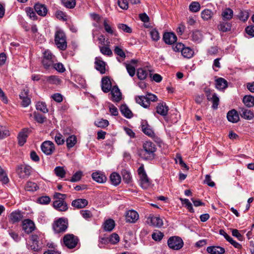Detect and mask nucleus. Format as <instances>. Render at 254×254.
<instances>
[{"label": "nucleus", "instance_id": "32", "mask_svg": "<svg viewBox=\"0 0 254 254\" xmlns=\"http://www.w3.org/2000/svg\"><path fill=\"white\" fill-rule=\"evenodd\" d=\"M45 80L49 84L59 85L61 83V79L56 75H51L45 77Z\"/></svg>", "mask_w": 254, "mask_h": 254}, {"label": "nucleus", "instance_id": "37", "mask_svg": "<svg viewBox=\"0 0 254 254\" xmlns=\"http://www.w3.org/2000/svg\"><path fill=\"white\" fill-rule=\"evenodd\" d=\"M115 221L111 219L107 220L104 223L103 228L106 231H111L115 227Z\"/></svg>", "mask_w": 254, "mask_h": 254}, {"label": "nucleus", "instance_id": "24", "mask_svg": "<svg viewBox=\"0 0 254 254\" xmlns=\"http://www.w3.org/2000/svg\"><path fill=\"white\" fill-rule=\"evenodd\" d=\"M111 82L110 79L107 77H104L102 79V89L105 93L109 92L112 89Z\"/></svg>", "mask_w": 254, "mask_h": 254}, {"label": "nucleus", "instance_id": "11", "mask_svg": "<svg viewBox=\"0 0 254 254\" xmlns=\"http://www.w3.org/2000/svg\"><path fill=\"white\" fill-rule=\"evenodd\" d=\"M207 99L212 102V108L213 109H217L219 103V98L215 93H211L210 89L205 91Z\"/></svg>", "mask_w": 254, "mask_h": 254}, {"label": "nucleus", "instance_id": "42", "mask_svg": "<svg viewBox=\"0 0 254 254\" xmlns=\"http://www.w3.org/2000/svg\"><path fill=\"white\" fill-rule=\"evenodd\" d=\"M142 131L150 137H153L154 135L153 130L147 124H142L141 125Z\"/></svg>", "mask_w": 254, "mask_h": 254}, {"label": "nucleus", "instance_id": "3", "mask_svg": "<svg viewBox=\"0 0 254 254\" xmlns=\"http://www.w3.org/2000/svg\"><path fill=\"white\" fill-rule=\"evenodd\" d=\"M56 61L55 56L49 50H46L43 53L42 63L45 69H48L52 67Z\"/></svg>", "mask_w": 254, "mask_h": 254}, {"label": "nucleus", "instance_id": "47", "mask_svg": "<svg viewBox=\"0 0 254 254\" xmlns=\"http://www.w3.org/2000/svg\"><path fill=\"white\" fill-rule=\"evenodd\" d=\"M54 172L57 176L63 178L65 177L66 171L62 167H56L54 169Z\"/></svg>", "mask_w": 254, "mask_h": 254}, {"label": "nucleus", "instance_id": "28", "mask_svg": "<svg viewBox=\"0 0 254 254\" xmlns=\"http://www.w3.org/2000/svg\"><path fill=\"white\" fill-rule=\"evenodd\" d=\"M35 11L40 16H44L47 13V8L45 5L36 3L34 6Z\"/></svg>", "mask_w": 254, "mask_h": 254}, {"label": "nucleus", "instance_id": "29", "mask_svg": "<svg viewBox=\"0 0 254 254\" xmlns=\"http://www.w3.org/2000/svg\"><path fill=\"white\" fill-rule=\"evenodd\" d=\"M203 39V35L201 31L199 30H194L192 32L191 34V39L196 43H200Z\"/></svg>", "mask_w": 254, "mask_h": 254}, {"label": "nucleus", "instance_id": "64", "mask_svg": "<svg viewBox=\"0 0 254 254\" xmlns=\"http://www.w3.org/2000/svg\"><path fill=\"white\" fill-rule=\"evenodd\" d=\"M126 67L129 75L131 77L133 76L135 72L134 66L131 64H126Z\"/></svg>", "mask_w": 254, "mask_h": 254}, {"label": "nucleus", "instance_id": "53", "mask_svg": "<svg viewBox=\"0 0 254 254\" xmlns=\"http://www.w3.org/2000/svg\"><path fill=\"white\" fill-rule=\"evenodd\" d=\"M108 241L112 244H116L120 241V237L116 233H113L108 238Z\"/></svg>", "mask_w": 254, "mask_h": 254}, {"label": "nucleus", "instance_id": "59", "mask_svg": "<svg viewBox=\"0 0 254 254\" xmlns=\"http://www.w3.org/2000/svg\"><path fill=\"white\" fill-rule=\"evenodd\" d=\"M118 28L126 33H130L132 32L131 28L125 24H119L118 25Z\"/></svg>", "mask_w": 254, "mask_h": 254}, {"label": "nucleus", "instance_id": "25", "mask_svg": "<svg viewBox=\"0 0 254 254\" xmlns=\"http://www.w3.org/2000/svg\"><path fill=\"white\" fill-rule=\"evenodd\" d=\"M234 12L230 8H225L221 12V17L224 21L230 20L233 17Z\"/></svg>", "mask_w": 254, "mask_h": 254}, {"label": "nucleus", "instance_id": "1", "mask_svg": "<svg viewBox=\"0 0 254 254\" xmlns=\"http://www.w3.org/2000/svg\"><path fill=\"white\" fill-rule=\"evenodd\" d=\"M142 147L141 154L143 155L144 159L146 160L153 159L157 150L155 143L150 141H147L143 144Z\"/></svg>", "mask_w": 254, "mask_h": 254}, {"label": "nucleus", "instance_id": "61", "mask_svg": "<svg viewBox=\"0 0 254 254\" xmlns=\"http://www.w3.org/2000/svg\"><path fill=\"white\" fill-rule=\"evenodd\" d=\"M95 124L98 127L103 128L109 125V122L107 120L102 119L100 121L95 122Z\"/></svg>", "mask_w": 254, "mask_h": 254}, {"label": "nucleus", "instance_id": "50", "mask_svg": "<svg viewBox=\"0 0 254 254\" xmlns=\"http://www.w3.org/2000/svg\"><path fill=\"white\" fill-rule=\"evenodd\" d=\"M36 108L37 110H39L44 113L48 112V110L46 105L44 102H38L36 105Z\"/></svg>", "mask_w": 254, "mask_h": 254}, {"label": "nucleus", "instance_id": "9", "mask_svg": "<svg viewBox=\"0 0 254 254\" xmlns=\"http://www.w3.org/2000/svg\"><path fill=\"white\" fill-rule=\"evenodd\" d=\"M78 242V239L73 234H67L63 238L64 245L68 249L75 247Z\"/></svg>", "mask_w": 254, "mask_h": 254}, {"label": "nucleus", "instance_id": "20", "mask_svg": "<svg viewBox=\"0 0 254 254\" xmlns=\"http://www.w3.org/2000/svg\"><path fill=\"white\" fill-rule=\"evenodd\" d=\"M217 29L221 32H227L231 30L232 25L227 21H220L217 25Z\"/></svg>", "mask_w": 254, "mask_h": 254}, {"label": "nucleus", "instance_id": "41", "mask_svg": "<svg viewBox=\"0 0 254 254\" xmlns=\"http://www.w3.org/2000/svg\"><path fill=\"white\" fill-rule=\"evenodd\" d=\"M243 102L247 107H253L254 105V97L251 95L245 96L243 98Z\"/></svg>", "mask_w": 254, "mask_h": 254}, {"label": "nucleus", "instance_id": "2", "mask_svg": "<svg viewBox=\"0 0 254 254\" xmlns=\"http://www.w3.org/2000/svg\"><path fill=\"white\" fill-rule=\"evenodd\" d=\"M137 172L139 177V184L140 187L143 189H147L151 186V183L147 176L143 164L139 167Z\"/></svg>", "mask_w": 254, "mask_h": 254}, {"label": "nucleus", "instance_id": "23", "mask_svg": "<svg viewBox=\"0 0 254 254\" xmlns=\"http://www.w3.org/2000/svg\"><path fill=\"white\" fill-rule=\"evenodd\" d=\"M110 91L112 101L116 102H119L122 98V94L119 88L116 86H113Z\"/></svg>", "mask_w": 254, "mask_h": 254}, {"label": "nucleus", "instance_id": "52", "mask_svg": "<svg viewBox=\"0 0 254 254\" xmlns=\"http://www.w3.org/2000/svg\"><path fill=\"white\" fill-rule=\"evenodd\" d=\"M9 135V130L5 127L0 126V139H2Z\"/></svg>", "mask_w": 254, "mask_h": 254}, {"label": "nucleus", "instance_id": "45", "mask_svg": "<svg viewBox=\"0 0 254 254\" xmlns=\"http://www.w3.org/2000/svg\"><path fill=\"white\" fill-rule=\"evenodd\" d=\"M200 4L197 1H192L189 5V10L192 12H197L200 9Z\"/></svg>", "mask_w": 254, "mask_h": 254}, {"label": "nucleus", "instance_id": "54", "mask_svg": "<svg viewBox=\"0 0 254 254\" xmlns=\"http://www.w3.org/2000/svg\"><path fill=\"white\" fill-rule=\"evenodd\" d=\"M54 139L56 143L59 145H63L65 141L63 135L59 132L56 134Z\"/></svg>", "mask_w": 254, "mask_h": 254}, {"label": "nucleus", "instance_id": "43", "mask_svg": "<svg viewBox=\"0 0 254 254\" xmlns=\"http://www.w3.org/2000/svg\"><path fill=\"white\" fill-rule=\"evenodd\" d=\"M148 74V71L145 69L140 68L137 69V76L140 80L145 79L147 77Z\"/></svg>", "mask_w": 254, "mask_h": 254}, {"label": "nucleus", "instance_id": "10", "mask_svg": "<svg viewBox=\"0 0 254 254\" xmlns=\"http://www.w3.org/2000/svg\"><path fill=\"white\" fill-rule=\"evenodd\" d=\"M39 237L37 235H32L30 237L28 249L34 252H38L42 249V246L39 243Z\"/></svg>", "mask_w": 254, "mask_h": 254}, {"label": "nucleus", "instance_id": "21", "mask_svg": "<svg viewBox=\"0 0 254 254\" xmlns=\"http://www.w3.org/2000/svg\"><path fill=\"white\" fill-rule=\"evenodd\" d=\"M105 62L102 61L101 58L97 57L95 58V68L100 72V73L104 74L105 73Z\"/></svg>", "mask_w": 254, "mask_h": 254}, {"label": "nucleus", "instance_id": "55", "mask_svg": "<svg viewBox=\"0 0 254 254\" xmlns=\"http://www.w3.org/2000/svg\"><path fill=\"white\" fill-rule=\"evenodd\" d=\"M182 203L185 205V206L188 209V210L190 212H193L194 210L192 207V204L189 201L188 199L187 198H180Z\"/></svg>", "mask_w": 254, "mask_h": 254}, {"label": "nucleus", "instance_id": "39", "mask_svg": "<svg viewBox=\"0 0 254 254\" xmlns=\"http://www.w3.org/2000/svg\"><path fill=\"white\" fill-rule=\"evenodd\" d=\"M20 98L21 99V104L24 107H27L31 103V100L27 96L25 92H22L19 95Z\"/></svg>", "mask_w": 254, "mask_h": 254}, {"label": "nucleus", "instance_id": "27", "mask_svg": "<svg viewBox=\"0 0 254 254\" xmlns=\"http://www.w3.org/2000/svg\"><path fill=\"white\" fill-rule=\"evenodd\" d=\"M92 178L93 180L98 183H104L106 181V176L101 172H94L92 174Z\"/></svg>", "mask_w": 254, "mask_h": 254}, {"label": "nucleus", "instance_id": "48", "mask_svg": "<svg viewBox=\"0 0 254 254\" xmlns=\"http://www.w3.org/2000/svg\"><path fill=\"white\" fill-rule=\"evenodd\" d=\"M182 55L187 58H190L193 54V51L189 47H184L182 52Z\"/></svg>", "mask_w": 254, "mask_h": 254}, {"label": "nucleus", "instance_id": "40", "mask_svg": "<svg viewBox=\"0 0 254 254\" xmlns=\"http://www.w3.org/2000/svg\"><path fill=\"white\" fill-rule=\"evenodd\" d=\"M121 174L123 177V181L127 184H129L131 182V175L130 173L126 170H123Z\"/></svg>", "mask_w": 254, "mask_h": 254}, {"label": "nucleus", "instance_id": "8", "mask_svg": "<svg viewBox=\"0 0 254 254\" xmlns=\"http://www.w3.org/2000/svg\"><path fill=\"white\" fill-rule=\"evenodd\" d=\"M41 149L45 155H51L55 151V145L52 141L46 140L41 144Z\"/></svg>", "mask_w": 254, "mask_h": 254}, {"label": "nucleus", "instance_id": "13", "mask_svg": "<svg viewBox=\"0 0 254 254\" xmlns=\"http://www.w3.org/2000/svg\"><path fill=\"white\" fill-rule=\"evenodd\" d=\"M147 222L148 224L158 228H160L163 224V220L159 216L153 215L147 218Z\"/></svg>", "mask_w": 254, "mask_h": 254}, {"label": "nucleus", "instance_id": "31", "mask_svg": "<svg viewBox=\"0 0 254 254\" xmlns=\"http://www.w3.org/2000/svg\"><path fill=\"white\" fill-rule=\"evenodd\" d=\"M207 251L210 254H223L225 253V249L221 247L211 246L207 248Z\"/></svg>", "mask_w": 254, "mask_h": 254}, {"label": "nucleus", "instance_id": "15", "mask_svg": "<svg viewBox=\"0 0 254 254\" xmlns=\"http://www.w3.org/2000/svg\"><path fill=\"white\" fill-rule=\"evenodd\" d=\"M139 218L137 212L133 210L127 211L126 214V220L127 222L135 223Z\"/></svg>", "mask_w": 254, "mask_h": 254}, {"label": "nucleus", "instance_id": "6", "mask_svg": "<svg viewBox=\"0 0 254 254\" xmlns=\"http://www.w3.org/2000/svg\"><path fill=\"white\" fill-rule=\"evenodd\" d=\"M67 228V222L64 218H60L55 221L53 224V228L56 233L64 232Z\"/></svg>", "mask_w": 254, "mask_h": 254}, {"label": "nucleus", "instance_id": "7", "mask_svg": "<svg viewBox=\"0 0 254 254\" xmlns=\"http://www.w3.org/2000/svg\"><path fill=\"white\" fill-rule=\"evenodd\" d=\"M183 241L179 237H172L168 240V245L169 247L173 250H180L183 247Z\"/></svg>", "mask_w": 254, "mask_h": 254}, {"label": "nucleus", "instance_id": "18", "mask_svg": "<svg viewBox=\"0 0 254 254\" xmlns=\"http://www.w3.org/2000/svg\"><path fill=\"white\" fill-rule=\"evenodd\" d=\"M53 207L59 211H65L68 207L65 201L62 200H56L53 202Z\"/></svg>", "mask_w": 254, "mask_h": 254}, {"label": "nucleus", "instance_id": "30", "mask_svg": "<svg viewBox=\"0 0 254 254\" xmlns=\"http://www.w3.org/2000/svg\"><path fill=\"white\" fill-rule=\"evenodd\" d=\"M240 113L241 117L246 120H251L254 118V113L249 109L243 108Z\"/></svg>", "mask_w": 254, "mask_h": 254}, {"label": "nucleus", "instance_id": "34", "mask_svg": "<svg viewBox=\"0 0 254 254\" xmlns=\"http://www.w3.org/2000/svg\"><path fill=\"white\" fill-rule=\"evenodd\" d=\"M215 82V87L218 90H223L227 87V81L222 77L216 79Z\"/></svg>", "mask_w": 254, "mask_h": 254}, {"label": "nucleus", "instance_id": "63", "mask_svg": "<svg viewBox=\"0 0 254 254\" xmlns=\"http://www.w3.org/2000/svg\"><path fill=\"white\" fill-rule=\"evenodd\" d=\"M51 201V198L48 196H43L38 199V202L41 204H48Z\"/></svg>", "mask_w": 254, "mask_h": 254}, {"label": "nucleus", "instance_id": "5", "mask_svg": "<svg viewBox=\"0 0 254 254\" xmlns=\"http://www.w3.org/2000/svg\"><path fill=\"white\" fill-rule=\"evenodd\" d=\"M55 41L58 48L64 50L67 47L66 37L64 32L60 30L56 31L55 35Z\"/></svg>", "mask_w": 254, "mask_h": 254}, {"label": "nucleus", "instance_id": "46", "mask_svg": "<svg viewBox=\"0 0 254 254\" xmlns=\"http://www.w3.org/2000/svg\"><path fill=\"white\" fill-rule=\"evenodd\" d=\"M66 142L67 147L72 148L77 142L76 137L74 135H70L66 139Z\"/></svg>", "mask_w": 254, "mask_h": 254}, {"label": "nucleus", "instance_id": "16", "mask_svg": "<svg viewBox=\"0 0 254 254\" xmlns=\"http://www.w3.org/2000/svg\"><path fill=\"white\" fill-rule=\"evenodd\" d=\"M22 227L23 230L27 234L31 233L35 228L34 222L28 219L23 221Z\"/></svg>", "mask_w": 254, "mask_h": 254}, {"label": "nucleus", "instance_id": "12", "mask_svg": "<svg viewBox=\"0 0 254 254\" xmlns=\"http://www.w3.org/2000/svg\"><path fill=\"white\" fill-rule=\"evenodd\" d=\"M16 172L20 178H26L31 174V168L29 166L20 165L18 166Z\"/></svg>", "mask_w": 254, "mask_h": 254}, {"label": "nucleus", "instance_id": "19", "mask_svg": "<svg viewBox=\"0 0 254 254\" xmlns=\"http://www.w3.org/2000/svg\"><path fill=\"white\" fill-rule=\"evenodd\" d=\"M163 39L166 44L172 45L176 42L177 38L174 33L166 32L164 34Z\"/></svg>", "mask_w": 254, "mask_h": 254}, {"label": "nucleus", "instance_id": "58", "mask_svg": "<svg viewBox=\"0 0 254 254\" xmlns=\"http://www.w3.org/2000/svg\"><path fill=\"white\" fill-rule=\"evenodd\" d=\"M238 17L239 19H240L242 21H245L247 20L248 19L249 15V13L247 11H241L239 14L238 15Z\"/></svg>", "mask_w": 254, "mask_h": 254}, {"label": "nucleus", "instance_id": "38", "mask_svg": "<svg viewBox=\"0 0 254 254\" xmlns=\"http://www.w3.org/2000/svg\"><path fill=\"white\" fill-rule=\"evenodd\" d=\"M120 111L122 114L127 118H131L132 117V113L126 105H122L120 107Z\"/></svg>", "mask_w": 254, "mask_h": 254}, {"label": "nucleus", "instance_id": "60", "mask_svg": "<svg viewBox=\"0 0 254 254\" xmlns=\"http://www.w3.org/2000/svg\"><path fill=\"white\" fill-rule=\"evenodd\" d=\"M82 176V172L81 171L76 172L72 177L70 181L71 182H76L79 181Z\"/></svg>", "mask_w": 254, "mask_h": 254}, {"label": "nucleus", "instance_id": "17", "mask_svg": "<svg viewBox=\"0 0 254 254\" xmlns=\"http://www.w3.org/2000/svg\"><path fill=\"white\" fill-rule=\"evenodd\" d=\"M88 204V201L84 198H78L73 200L71 205L75 208L81 209L85 207Z\"/></svg>", "mask_w": 254, "mask_h": 254}, {"label": "nucleus", "instance_id": "14", "mask_svg": "<svg viewBox=\"0 0 254 254\" xmlns=\"http://www.w3.org/2000/svg\"><path fill=\"white\" fill-rule=\"evenodd\" d=\"M23 217L21 211L20 210H15L12 212L8 216L9 222L14 224L20 221Z\"/></svg>", "mask_w": 254, "mask_h": 254}, {"label": "nucleus", "instance_id": "57", "mask_svg": "<svg viewBox=\"0 0 254 254\" xmlns=\"http://www.w3.org/2000/svg\"><path fill=\"white\" fill-rule=\"evenodd\" d=\"M99 48L100 52L102 54L108 56L112 55L113 53L109 47L106 46H100Z\"/></svg>", "mask_w": 254, "mask_h": 254}, {"label": "nucleus", "instance_id": "49", "mask_svg": "<svg viewBox=\"0 0 254 254\" xmlns=\"http://www.w3.org/2000/svg\"><path fill=\"white\" fill-rule=\"evenodd\" d=\"M38 188V187L35 183L32 182H28L25 186V189L27 191H35Z\"/></svg>", "mask_w": 254, "mask_h": 254}, {"label": "nucleus", "instance_id": "35", "mask_svg": "<svg viewBox=\"0 0 254 254\" xmlns=\"http://www.w3.org/2000/svg\"><path fill=\"white\" fill-rule=\"evenodd\" d=\"M110 179L112 184L116 186L119 185L121 181L120 175L116 172H114L111 174Z\"/></svg>", "mask_w": 254, "mask_h": 254}, {"label": "nucleus", "instance_id": "51", "mask_svg": "<svg viewBox=\"0 0 254 254\" xmlns=\"http://www.w3.org/2000/svg\"><path fill=\"white\" fill-rule=\"evenodd\" d=\"M63 5L68 8H73L76 4L75 0H62Z\"/></svg>", "mask_w": 254, "mask_h": 254}, {"label": "nucleus", "instance_id": "33", "mask_svg": "<svg viewBox=\"0 0 254 254\" xmlns=\"http://www.w3.org/2000/svg\"><path fill=\"white\" fill-rule=\"evenodd\" d=\"M168 112V107L165 103H160L156 107V112L162 116L167 115Z\"/></svg>", "mask_w": 254, "mask_h": 254}, {"label": "nucleus", "instance_id": "22", "mask_svg": "<svg viewBox=\"0 0 254 254\" xmlns=\"http://www.w3.org/2000/svg\"><path fill=\"white\" fill-rule=\"evenodd\" d=\"M28 131L29 129L25 128L19 133L17 138L19 145L22 146L26 142L29 133Z\"/></svg>", "mask_w": 254, "mask_h": 254}, {"label": "nucleus", "instance_id": "4", "mask_svg": "<svg viewBox=\"0 0 254 254\" xmlns=\"http://www.w3.org/2000/svg\"><path fill=\"white\" fill-rule=\"evenodd\" d=\"M157 100V96L151 93H148L146 96H139L136 98V102L145 108L149 106L150 101L154 102Z\"/></svg>", "mask_w": 254, "mask_h": 254}, {"label": "nucleus", "instance_id": "44", "mask_svg": "<svg viewBox=\"0 0 254 254\" xmlns=\"http://www.w3.org/2000/svg\"><path fill=\"white\" fill-rule=\"evenodd\" d=\"M103 25L106 32L110 34L116 35L115 31L112 28L111 25L108 23V20L107 19L104 20Z\"/></svg>", "mask_w": 254, "mask_h": 254}, {"label": "nucleus", "instance_id": "62", "mask_svg": "<svg viewBox=\"0 0 254 254\" xmlns=\"http://www.w3.org/2000/svg\"><path fill=\"white\" fill-rule=\"evenodd\" d=\"M163 236V234L160 231L154 232L152 234V238L156 241H161L162 239Z\"/></svg>", "mask_w": 254, "mask_h": 254}, {"label": "nucleus", "instance_id": "26", "mask_svg": "<svg viewBox=\"0 0 254 254\" xmlns=\"http://www.w3.org/2000/svg\"><path fill=\"white\" fill-rule=\"evenodd\" d=\"M228 120L233 123H237L239 121V116L235 110L229 111L227 115Z\"/></svg>", "mask_w": 254, "mask_h": 254}, {"label": "nucleus", "instance_id": "36", "mask_svg": "<svg viewBox=\"0 0 254 254\" xmlns=\"http://www.w3.org/2000/svg\"><path fill=\"white\" fill-rule=\"evenodd\" d=\"M213 11L209 9H205L201 12V17L203 20L207 21L210 20L213 16Z\"/></svg>", "mask_w": 254, "mask_h": 254}, {"label": "nucleus", "instance_id": "56", "mask_svg": "<svg viewBox=\"0 0 254 254\" xmlns=\"http://www.w3.org/2000/svg\"><path fill=\"white\" fill-rule=\"evenodd\" d=\"M25 11L27 15L32 20H36L37 19V15L34 9L31 7H26Z\"/></svg>", "mask_w": 254, "mask_h": 254}]
</instances>
